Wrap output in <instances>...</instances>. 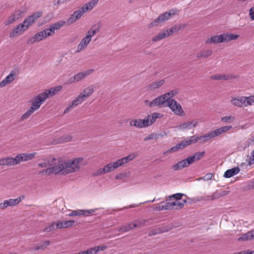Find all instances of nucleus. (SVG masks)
<instances>
[{"label": "nucleus", "instance_id": "nucleus-1", "mask_svg": "<svg viewBox=\"0 0 254 254\" xmlns=\"http://www.w3.org/2000/svg\"><path fill=\"white\" fill-rule=\"evenodd\" d=\"M83 158H76L70 159L67 161L60 160L58 163L52 167L46 169L42 171L48 175L52 173L55 174L66 175L78 171L80 169V163Z\"/></svg>", "mask_w": 254, "mask_h": 254}, {"label": "nucleus", "instance_id": "nucleus-2", "mask_svg": "<svg viewBox=\"0 0 254 254\" xmlns=\"http://www.w3.org/2000/svg\"><path fill=\"white\" fill-rule=\"evenodd\" d=\"M65 23V22L63 20L59 21L55 23L50 25L49 28L41 31L33 37L29 38L27 41L28 44H33L37 42H40L47 37L52 36L55 30L61 29Z\"/></svg>", "mask_w": 254, "mask_h": 254}, {"label": "nucleus", "instance_id": "nucleus-3", "mask_svg": "<svg viewBox=\"0 0 254 254\" xmlns=\"http://www.w3.org/2000/svg\"><path fill=\"white\" fill-rule=\"evenodd\" d=\"M205 154L204 151L197 152L193 155L190 156L178 162L176 164L172 166V169L174 171H177L183 169L184 168L192 164L194 162L200 160Z\"/></svg>", "mask_w": 254, "mask_h": 254}, {"label": "nucleus", "instance_id": "nucleus-4", "mask_svg": "<svg viewBox=\"0 0 254 254\" xmlns=\"http://www.w3.org/2000/svg\"><path fill=\"white\" fill-rule=\"evenodd\" d=\"M232 128L231 126L221 127L200 136H196L197 141L200 143L206 142L212 138L218 136Z\"/></svg>", "mask_w": 254, "mask_h": 254}, {"label": "nucleus", "instance_id": "nucleus-5", "mask_svg": "<svg viewBox=\"0 0 254 254\" xmlns=\"http://www.w3.org/2000/svg\"><path fill=\"white\" fill-rule=\"evenodd\" d=\"M177 10L172 9L168 12H165L160 14L157 18L152 21L148 25V28H152L164 23L166 20L170 19L172 16L177 13Z\"/></svg>", "mask_w": 254, "mask_h": 254}, {"label": "nucleus", "instance_id": "nucleus-6", "mask_svg": "<svg viewBox=\"0 0 254 254\" xmlns=\"http://www.w3.org/2000/svg\"><path fill=\"white\" fill-rule=\"evenodd\" d=\"M47 100L43 93H41L35 96L31 101L32 106L30 107L34 111L38 110L41 105Z\"/></svg>", "mask_w": 254, "mask_h": 254}, {"label": "nucleus", "instance_id": "nucleus-7", "mask_svg": "<svg viewBox=\"0 0 254 254\" xmlns=\"http://www.w3.org/2000/svg\"><path fill=\"white\" fill-rule=\"evenodd\" d=\"M120 165L117 160L114 162L110 163L105 165L103 168L99 169L96 173L95 175L100 176L110 172L118 168Z\"/></svg>", "mask_w": 254, "mask_h": 254}, {"label": "nucleus", "instance_id": "nucleus-8", "mask_svg": "<svg viewBox=\"0 0 254 254\" xmlns=\"http://www.w3.org/2000/svg\"><path fill=\"white\" fill-rule=\"evenodd\" d=\"M168 106L178 116H182L184 114V111L180 104L174 99H171L168 102Z\"/></svg>", "mask_w": 254, "mask_h": 254}, {"label": "nucleus", "instance_id": "nucleus-9", "mask_svg": "<svg viewBox=\"0 0 254 254\" xmlns=\"http://www.w3.org/2000/svg\"><path fill=\"white\" fill-rule=\"evenodd\" d=\"M36 155V152L31 153H20L13 157L15 165L19 164L20 162L27 161L32 159Z\"/></svg>", "mask_w": 254, "mask_h": 254}, {"label": "nucleus", "instance_id": "nucleus-10", "mask_svg": "<svg viewBox=\"0 0 254 254\" xmlns=\"http://www.w3.org/2000/svg\"><path fill=\"white\" fill-rule=\"evenodd\" d=\"M42 12L38 11L25 18L24 21L22 22L23 24H25V26L27 27L25 28L27 30L28 28L31 25H32L38 18L42 16Z\"/></svg>", "mask_w": 254, "mask_h": 254}, {"label": "nucleus", "instance_id": "nucleus-11", "mask_svg": "<svg viewBox=\"0 0 254 254\" xmlns=\"http://www.w3.org/2000/svg\"><path fill=\"white\" fill-rule=\"evenodd\" d=\"M91 41V39H90V36L86 35L81 39L79 43L77 46L75 53H78L85 50Z\"/></svg>", "mask_w": 254, "mask_h": 254}, {"label": "nucleus", "instance_id": "nucleus-12", "mask_svg": "<svg viewBox=\"0 0 254 254\" xmlns=\"http://www.w3.org/2000/svg\"><path fill=\"white\" fill-rule=\"evenodd\" d=\"M84 100L85 99L80 94H79L78 96L75 97L72 102L65 109L64 113L66 114L68 113L73 108L81 104Z\"/></svg>", "mask_w": 254, "mask_h": 254}, {"label": "nucleus", "instance_id": "nucleus-13", "mask_svg": "<svg viewBox=\"0 0 254 254\" xmlns=\"http://www.w3.org/2000/svg\"><path fill=\"white\" fill-rule=\"evenodd\" d=\"M230 103L234 106L241 108L245 107V96H238L231 97Z\"/></svg>", "mask_w": 254, "mask_h": 254}, {"label": "nucleus", "instance_id": "nucleus-14", "mask_svg": "<svg viewBox=\"0 0 254 254\" xmlns=\"http://www.w3.org/2000/svg\"><path fill=\"white\" fill-rule=\"evenodd\" d=\"M25 24L19 23L15 28H13L9 33L10 38H14L19 35H20L22 32L27 30L25 28L27 27L25 26Z\"/></svg>", "mask_w": 254, "mask_h": 254}, {"label": "nucleus", "instance_id": "nucleus-15", "mask_svg": "<svg viewBox=\"0 0 254 254\" xmlns=\"http://www.w3.org/2000/svg\"><path fill=\"white\" fill-rule=\"evenodd\" d=\"M95 211V209H89L86 210L77 209L71 211L67 215L70 217L82 215L88 216L92 214Z\"/></svg>", "mask_w": 254, "mask_h": 254}, {"label": "nucleus", "instance_id": "nucleus-16", "mask_svg": "<svg viewBox=\"0 0 254 254\" xmlns=\"http://www.w3.org/2000/svg\"><path fill=\"white\" fill-rule=\"evenodd\" d=\"M168 101H170L169 99L166 98L164 95H163L151 101L150 105L151 106H159L166 104V105L164 106H166L167 105H168Z\"/></svg>", "mask_w": 254, "mask_h": 254}, {"label": "nucleus", "instance_id": "nucleus-17", "mask_svg": "<svg viewBox=\"0 0 254 254\" xmlns=\"http://www.w3.org/2000/svg\"><path fill=\"white\" fill-rule=\"evenodd\" d=\"M62 89V86L61 85L57 86L54 87H52L49 89L45 90L43 92V94L47 99L49 97H52L54 95L58 93V92L60 91Z\"/></svg>", "mask_w": 254, "mask_h": 254}, {"label": "nucleus", "instance_id": "nucleus-18", "mask_svg": "<svg viewBox=\"0 0 254 254\" xmlns=\"http://www.w3.org/2000/svg\"><path fill=\"white\" fill-rule=\"evenodd\" d=\"M85 13L81 8L75 11L67 20L68 24H71L79 19Z\"/></svg>", "mask_w": 254, "mask_h": 254}, {"label": "nucleus", "instance_id": "nucleus-19", "mask_svg": "<svg viewBox=\"0 0 254 254\" xmlns=\"http://www.w3.org/2000/svg\"><path fill=\"white\" fill-rule=\"evenodd\" d=\"M162 116L161 114L157 113H154L151 115H148L147 117L144 119L145 122L146 127L153 124L157 119L161 118Z\"/></svg>", "mask_w": 254, "mask_h": 254}, {"label": "nucleus", "instance_id": "nucleus-20", "mask_svg": "<svg viewBox=\"0 0 254 254\" xmlns=\"http://www.w3.org/2000/svg\"><path fill=\"white\" fill-rule=\"evenodd\" d=\"M21 16V12L20 11H15L8 17L7 19L5 21V25L6 26L9 25L19 19Z\"/></svg>", "mask_w": 254, "mask_h": 254}, {"label": "nucleus", "instance_id": "nucleus-21", "mask_svg": "<svg viewBox=\"0 0 254 254\" xmlns=\"http://www.w3.org/2000/svg\"><path fill=\"white\" fill-rule=\"evenodd\" d=\"M196 138V135H194L187 138L185 140L182 141L180 143V144L181 145L182 149H183L192 143H195L197 142Z\"/></svg>", "mask_w": 254, "mask_h": 254}, {"label": "nucleus", "instance_id": "nucleus-22", "mask_svg": "<svg viewBox=\"0 0 254 254\" xmlns=\"http://www.w3.org/2000/svg\"><path fill=\"white\" fill-rule=\"evenodd\" d=\"M75 221L73 220H69L67 221H58L56 223L57 228L58 229H62V228H66L72 226Z\"/></svg>", "mask_w": 254, "mask_h": 254}, {"label": "nucleus", "instance_id": "nucleus-23", "mask_svg": "<svg viewBox=\"0 0 254 254\" xmlns=\"http://www.w3.org/2000/svg\"><path fill=\"white\" fill-rule=\"evenodd\" d=\"M238 76L236 75H233L231 74L225 75V74H215L211 76V79L213 80H227L232 79H235L237 78Z\"/></svg>", "mask_w": 254, "mask_h": 254}, {"label": "nucleus", "instance_id": "nucleus-24", "mask_svg": "<svg viewBox=\"0 0 254 254\" xmlns=\"http://www.w3.org/2000/svg\"><path fill=\"white\" fill-rule=\"evenodd\" d=\"M221 37V40L223 43L236 40L239 37V35L230 33H225L222 34Z\"/></svg>", "mask_w": 254, "mask_h": 254}, {"label": "nucleus", "instance_id": "nucleus-25", "mask_svg": "<svg viewBox=\"0 0 254 254\" xmlns=\"http://www.w3.org/2000/svg\"><path fill=\"white\" fill-rule=\"evenodd\" d=\"M25 198V196L22 195L15 199L10 198L5 200L7 206H14L18 204L22 200Z\"/></svg>", "mask_w": 254, "mask_h": 254}, {"label": "nucleus", "instance_id": "nucleus-26", "mask_svg": "<svg viewBox=\"0 0 254 254\" xmlns=\"http://www.w3.org/2000/svg\"><path fill=\"white\" fill-rule=\"evenodd\" d=\"M136 157V155L134 153H132L126 157L118 159L117 161L120 165V167H121L123 165L128 163L129 161H132Z\"/></svg>", "mask_w": 254, "mask_h": 254}, {"label": "nucleus", "instance_id": "nucleus-27", "mask_svg": "<svg viewBox=\"0 0 254 254\" xmlns=\"http://www.w3.org/2000/svg\"><path fill=\"white\" fill-rule=\"evenodd\" d=\"M164 83V79H161L159 81H155L149 84L147 86V89L149 91H153L161 87Z\"/></svg>", "mask_w": 254, "mask_h": 254}, {"label": "nucleus", "instance_id": "nucleus-28", "mask_svg": "<svg viewBox=\"0 0 254 254\" xmlns=\"http://www.w3.org/2000/svg\"><path fill=\"white\" fill-rule=\"evenodd\" d=\"M145 122L144 119H134L130 121L129 125L131 127L143 128L146 127Z\"/></svg>", "mask_w": 254, "mask_h": 254}, {"label": "nucleus", "instance_id": "nucleus-29", "mask_svg": "<svg viewBox=\"0 0 254 254\" xmlns=\"http://www.w3.org/2000/svg\"><path fill=\"white\" fill-rule=\"evenodd\" d=\"M94 71V69H89L86 71L77 73L74 75V78L76 80L77 82L83 79L86 76L91 74Z\"/></svg>", "mask_w": 254, "mask_h": 254}, {"label": "nucleus", "instance_id": "nucleus-30", "mask_svg": "<svg viewBox=\"0 0 254 254\" xmlns=\"http://www.w3.org/2000/svg\"><path fill=\"white\" fill-rule=\"evenodd\" d=\"M198 123L196 121H192L191 122H189L181 124L179 126L180 129H189L193 128L196 126Z\"/></svg>", "mask_w": 254, "mask_h": 254}, {"label": "nucleus", "instance_id": "nucleus-31", "mask_svg": "<svg viewBox=\"0 0 254 254\" xmlns=\"http://www.w3.org/2000/svg\"><path fill=\"white\" fill-rule=\"evenodd\" d=\"M107 248V246L103 245L100 246H95L87 250L88 254H97L101 251H104Z\"/></svg>", "mask_w": 254, "mask_h": 254}, {"label": "nucleus", "instance_id": "nucleus-32", "mask_svg": "<svg viewBox=\"0 0 254 254\" xmlns=\"http://www.w3.org/2000/svg\"><path fill=\"white\" fill-rule=\"evenodd\" d=\"M98 0H92L86 3L81 8L84 13L87 12L88 10H91L98 3Z\"/></svg>", "mask_w": 254, "mask_h": 254}, {"label": "nucleus", "instance_id": "nucleus-33", "mask_svg": "<svg viewBox=\"0 0 254 254\" xmlns=\"http://www.w3.org/2000/svg\"><path fill=\"white\" fill-rule=\"evenodd\" d=\"M15 165L13 157H5L0 159V166Z\"/></svg>", "mask_w": 254, "mask_h": 254}, {"label": "nucleus", "instance_id": "nucleus-34", "mask_svg": "<svg viewBox=\"0 0 254 254\" xmlns=\"http://www.w3.org/2000/svg\"><path fill=\"white\" fill-rule=\"evenodd\" d=\"M221 34L219 35H215L211 36L210 38L207 39L205 43L209 44H218L220 43H222V40H221Z\"/></svg>", "mask_w": 254, "mask_h": 254}, {"label": "nucleus", "instance_id": "nucleus-35", "mask_svg": "<svg viewBox=\"0 0 254 254\" xmlns=\"http://www.w3.org/2000/svg\"><path fill=\"white\" fill-rule=\"evenodd\" d=\"M14 73H10L4 79L0 82V87H3L12 82L14 79Z\"/></svg>", "mask_w": 254, "mask_h": 254}, {"label": "nucleus", "instance_id": "nucleus-36", "mask_svg": "<svg viewBox=\"0 0 254 254\" xmlns=\"http://www.w3.org/2000/svg\"><path fill=\"white\" fill-rule=\"evenodd\" d=\"M94 91V87L93 85L85 88L82 93L80 94L85 99L90 96Z\"/></svg>", "mask_w": 254, "mask_h": 254}, {"label": "nucleus", "instance_id": "nucleus-37", "mask_svg": "<svg viewBox=\"0 0 254 254\" xmlns=\"http://www.w3.org/2000/svg\"><path fill=\"white\" fill-rule=\"evenodd\" d=\"M240 171L239 168L234 167L227 170L224 174L223 177L226 178H229L237 174Z\"/></svg>", "mask_w": 254, "mask_h": 254}, {"label": "nucleus", "instance_id": "nucleus-38", "mask_svg": "<svg viewBox=\"0 0 254 254\" xmlns=\"http://www.w3.org/2000/svg\"><path fill=\"white\" fill-rule=\"evenodd\" d=\"M212 54V51L210 49H205L203 50V51L198 52L196 54V58L197 59H200V58H207L210 56H211Z\"/></svg>", "mask_w": 254, "mask_h": 254}, {"label": "nucleus", "instance_id": "nucleus-39", "mask_svg": "<svg viewBox=\"0 0 254 254\" xmlns=\"http://www.w3.org/2000/svg\"><path fill=\"white\" fill-rule=\"evenodd\" d=\"M50 245V241H46L44 243H42L40 244H37L35 246V250H44L47 246ZM34 250V248L33 247H31L29 249V251H33Z\"/></svg>", "mask_w": 254, "mask_h": 254}, {"label": "nucleus", "instance_id": "nucleus-40", "mask_svg": "<svg viewBox=\"0 0 254 254\" xmlns=\"http://www.w3.org/2000/svg\"><path fill=\"white\" fill-rule=\"evenodd\" d=\"M254 237L253 233L252 231L248 232L245 234L242 235L241 237L238 238L239 241H246L249 240H252Z\"/></svg>", "mask_w": 254, "mask_h": 254}, {"label": "nucleus", "instance_id": "nucleus-41", "mask_svg": "<svg viewBox=\"0 0 254 254\" xmlns=\"http://www.w3.org/2000/svg\"><path fill=\"white\" fill-rule=\"evenodd\" d=\"M180 28L178 27V24H176L169 29L165 31L167 36H170L174 33H177L179 31Z\"/></svg>", "mask_w": 254, "mask_h": 254}, {"label": "nucleus", "instance_id": "nucleus-42", "mask_svg": "<svg viewBox=\"0 0 254 254\" xmlns=\"http://www.w3.org/2000/svg\"><path fill=\"white\" fill-rule=\"evenodd\" d=\"M167 35L165 31L159 33L156 36L153 37L152 39L153 42H157L161 40L162 39L167 37Z\"/></svg>", "mask_w": 254, "mask_h": 254}, {"label": "nucleus", "instance_id": "nucleus-43", "mask_svg": "<svg viewBox=\"0 0 254 254\" xmlns=\"http://www.w3.org/2000/svg\"><path fill=\"white\" fill-rule=\"evenodd\" d=\"M245 107L254 105V95L249 97L245 96Z\"/></svg>", "mask_w": 254, "mask_h": 254}, {"label": "nucleus", "instance_id": "nucleus-44", "mask_svg": "<svg viewBox=\"0 0 254 254\" xmlns=\"http://www.w3.org/2000/svg\"><path fill=\"white\" fill-rule=\"evenodd\" d=\"M149 220L146 219H142L139 220H135V225L134 227H136V228H141L145 225L146 223L148 222Z\"/></svg>", "mask_w": 254, "mask_h": 254}, {"label": "nucleus", "instance_id": "nucleus-45", "mask_svg": "<svg viewBox=\"0 0 254 254\" xmlns=\"http://www.w3.org/2000/svg\"><path fill=\"white\" fill-rule=\"evenodd\" d=\"M179 149H182L181 147V145L180 144V143H178L176 146H173L170 148L169 149L166 150L164 152V154H166L167 153H170L173 152H176L178 151Z\"/></svg>", "mask_w": 254, "mask_h": 254}, {"label": "nucleus", "instance_id": "nucleus-46", "mask_svg": "<svg viewBox=\"0 0 254 254\" xmlns=\"http://www.w3.org/2000/svg\"><path fill=\"white\" fill-rule=\"evenodd\" d=\"M164 210H170L174 209L175 206V202H167L164 204L162 205Z\"/></svg>", "mask_w": 254, "mask_h": 254}, {"label": "nucleus", "instance_id": "nucleus-47", "mask_svg": "<svg viewBox=\"0 0 254 254\" xmlns=\"http://www.w3.org/2000/svg\"><path fill=\"white\" fill-rule=\"evenodd\" d=\"M220 197V195L219 192H215L212 195H207L205 200H212L214 199H216Z\"/></svg>", "mask_w": 254, "mask_h": 254}, {"label": "nucleus", "instance_id": "nucleus-48", "mask_svg": "<svg viewBox=\"0 0 254 254\" xmlns=\"http://www.w3.org/2000/svg\"><path fill=\"white\" fill-rule=\"evenodd\" d=\"M35 111L29 108L28 110L21 116V120H24L28 118Z\"/></svg>", "mask_w": 254, "mask_h": 254}, {"label": "nucleus", "instance_id": "nucleus-49", "mask_svg": "<svg viewBox=\"0 0 254 254\" xmlns=\"http://www.w3.org/2000/svg\"><path fill=\"white\" fill-rule=\"evenodd\" d=\"M35 111L29 108L28 110L21 116V120H24L28 118Z\"/></svg>", "mask_w": 254, "mask_h": 254}, {"label": "nucleus", "instance_id": "nucleus-50", "mask_svg": "<svg viewBox=\"0 0 254 254\" xmlns=\"http://www.w3.org/2000/svg\"><path fill=\"white\" fill-rule=\"evenodd\" d=\"M235 120V117L234 116H225L221 119V121L225 123H231Z\"/></svg>", "mask_w": 254, "mask_h": 254}, {"label": "nucleus", "instance_id": "nucleus-51", "mask_svg": "<svg viewBox=\"0 0 254 254\" xmlns=\"http://www.w3.org/2000/svg\"><path fill=\"white\" fill-rule=\"evenodd\" d=\"M249 166H251L254 164V149L252 151L251 154V156L248 160H247Z\"/></svg>", "mask_w": 254, "mask_h": 254}, {"label": "nucleus", "instance_id": "nucleus-52", "mask_svg": "<svg viewBox=\"0 0 254 254\" xmlns=\"http://www.w3.org/2000/svg\"><path fill=\"white\" fill-rule=\"evenodd\" d=\"M177 93V92L176 91L172 90V91H171L164 95L166 97V98H168L170 100L172 99L171 98L174 97Z\"/></svg>", "mask_w": 254, "mask_h": 254}, {"label": "nucleus", "instance_id": "nucleus-53", "mask_svg": "<svg viewBox=\"0 0 254 254\" xmlns=\"http://www.w3.org/2000/svg\"><path fill=\"white\" fill-rule=\"evenodd\" d=\"M55 223L54 222L53 223H51V224H50L49 225L46 226L43 231L44 232H49L53 230H54L55 229Z\"/></svg>", "mask_w": 254, "mask_h": 254}, {"label": "nucleus", "instance_id": "nucleus-54", "mask_svg": "<svg viewBox=\"0 0 254 254\" xmlns=\"http://www.w3.org/2000/svg\"><path fill=\"white\" fill-rule=\"evenodd\" d=\"M158 228L160 229V233H163L171 230L173 228V227L168 225Z\"/></svg>", "mask_w": 254, "mask_h": 254}, {"label": "nucleus", "instance_id": "nucleus-55", "mask_svg": "<svg viewBox=\"0 0 254 254\" xmlns=\"http://www.w3.org/2000/svg\"><path fill=\"white\" fill-rule=\"evenodd\" d=\"M159 234H161L160 231V229L158 228H157L153 229L151 230V231H150L149 232L148 235L149 236H152L156 235Z\"/></svg>", "mask_w": 254, "mask_h": 254}, {"label": "nucleus", "instance_id": "nucleus-56", "mask_svg": "<svg viewBox=\"0 0 254 254\" xmlns=\"http://www.w3.org/2000/svg\"><path fill=\"white\" fill-rule=\"evenodd\" d=\"M128 176V173H121L118 174L116 176V179L117 180H122L126 178H127Z\"/></svg>", "mask_w": 254, "mask_h": 254}, {"label": "nucleus", "instance_id": "nucleus-57", "mask_svg": "<svg viewBox=\"0 0 254 254\" xmlns=\"http://www.w3.org/2000/svg\"><path fill=\"white\" fill-rule=\"evenodd\" d=\"M175 209L182 208L184 206V204L186 202V200H183V202H175Z\"/></svg>", "mask_w": 254, "mask_h": 254}, {"label": "nucleus", "instance_id": "nucleus-58", "mask_svg": "<svg viewBox=\"0 0 254 254\" xmlns=\"http://www.w3.org/2000/svg\"><path fill=\"white\" fill-rule=\"evenodd\" d=\"M128 228L129 227H128L127 224H126L125 225H122L120 228H119L118 231L119 232H126L129 230Z\"/></svg>", "mask_w": 254, "mask_h": 254}, {"label": "nucleus", "instance_id": "nucleus-59", "mask_svg": "<svg viewBox=\"0 0 254 254\" xmlns=\"http://www.w3.org/2000/svg\"><path fill=\"white\" fill-rule=\"evenodd\" d=\"M159 136H160L159 134L154 135V134H150L148 136L145 137L144 138V140L147 141V140H151V139H156V138H158Z\"/></svg>", "mask_w": 254, "mask_h": 254}, {"label": "nucleus", "instance_id": "nucleus-60", "mask_svg": "<svg viewBox=\"0 0 254 254\" xmlns=\"http://www.w3.org/2000/svg\"><path fill=\"white\" fill-rule=\"evenodd\" d=\"M91 28L95 32L98 33L100 30L101 26H100V25L99 23H98V24H94V25H93L91 27Z\"/></svg>", "mask_w": 254, "mask_h": 254}, {"label": "nucleus", "instance_id": "nucleus-61", "mask_svg": "<svg viewBox=\"0 0 254 254\" xmlns=\"http://www.w3.org/2000/svg\"><path fill=\"white\" fill-rule=\"evenodd\" d=\"M183 195L184 194L183 193H177L173 194L172 195L170 196V197H173V198H175L176 200H180L181 199V198Z\"/></svg>", "mask_w": 254, "mask_h": 254}, {"label": "nucleus", "instance_id": "nucleus-62", "mask_svg": "<svg viewBox=\"0 0 254 254\" xmlns=\"http://www.w3.org/2000/svg\"><path fill=\"white\" fill-rule=\"evenodd\" d=\"M97 33L95 32L91 28L87 32L86 36H90V39H92V37L94 36Z\"/></svg>", "mask_w": 254, "mask_h": 254}, {"label": "nucleus", "instance_id": "nucleus-63", "mask_svg": "<svg viewBox=\"0 0 254 254\" xmlns=\"http://www.w3.org/2000/svg\"><path fill=\"white\" fill-rule=\"evenodd\" d=\"M249 15L252 20H254V7H252L249 10Z\"/></svg>", "mask_w": 254, "mask_h": 254}, {"label": "nucleus", "instance_id": "nucleus-64", "mask_svg": "<svg viewBox=\"0 0 254 254\" xmlns=\"http://www.w3.org/2000/svg\"><path fill=\"white\" fill-rule=\"evenodd\" d=\"M77 82L76 80L74 78V76L73 77H70L67 80L68 84H71L72 83Z\"/></svg>", "mask_w": 254, "mask_h": 254}]
</instances>
